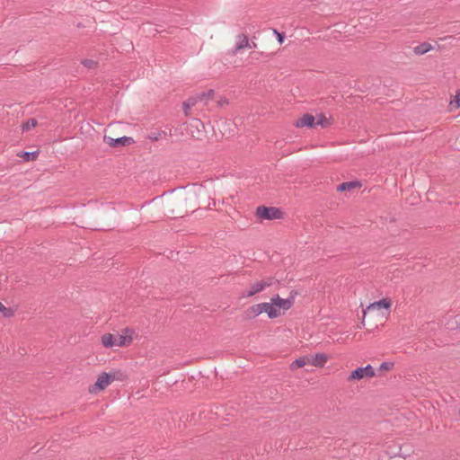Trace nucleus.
Here are the masks:
<instances>
[{"label":"nucleus","mask_w":460,"mask_h":460,"mask_svg":"<svg viewBox=\"0 0 460 460\" xmlns=\"http://www.w3.org/2000/svg\"><path fill=\"white\" fill-rule=\"evenodd\" d=\"M376 376L374 367L368 364L366 367H359L352 370L347 376L349 384H357L362 380L372 379Z\"/></svg>","instance_id":"obj_5"},{"label":"nucleus","mask_w":460,"mask_h":460,"mask_svg":"<svg viewBox=\"0 0 460 460\" xmlns=\"http://www.w3.org/2000/svg\"><path fill=\"white\" fill-rule=\"evenodd\" d=\"M135 331L129 328L122 329L117 334L104 333L101 336V343L106 348L128 347L133 343Z\"/></svg>","instance_id":"obj_2"},{"label":"nucleus","mask_w":460,"mask_h":460,"mask_svg":"<svg viewBox=\"0 0 460 460\" xmlns=\"http://www.w3.org/2000/svg\"><path fill=\"white\" fill-rule=\"evenodd\" d=\"M306 365H310V362H309V357L308 355L307 356H304V357H301L296 360H294L290 366H289V368L290 370L294 371L297 368H301V367H304Z\"/></svg>","instance_id":"obj_12"},{"label":"nucleus","mask_w":460,"mask_h":460,"mask_svg":"<svg viewBox=\"0 0 460 460\" xmlns=\"http://www.w3.org/2000/svg\"><path fill=\"white\" fill-rule=\"evenodd\" d=\"M432 49V46L429 43L424 42L420 44L413 49V52L416 55H423Z\"/></svg>","instance_id":"obj_16"},{"label":"nucleus","mask_w":460,"mask_h":460,"mask_svg":"<svg viewBox=\"0 0 460 460\" xmlns=\"http://www.w3.org/2000/svg\"><path fill=\"white\" fill-rule=\"evenodd\" d=\"M199 94H204L203 96V102L207 104L209 100H211L214 97V91L213 90H208L206 92H201Z\"/></svg>","instance_id":"obj_21"},{"label":"nucleus","mask_w":460,"mask_h":460,"mask_svg":"<svg viewBox=\"0 0 460 460\" xmlns=\"http://www.w3.org/2000/svg\"><path fill=\"white\" fill-rule=\"evenodd\" d=\"M103 141L106 145L113 148L128 146L134 143V140L129 137H113L106 134L103 137Z\"/></svg>","instance_id":"obj_8"},{"label":"nucleus","mask_w":460,"mask_h":460,"mask_svg":"<svg viewBox=\"0 0 460 460\" xmlns=\"http://www.w3.org/2000/svg\"><path fill=\"white\" fill-rule=\"evenodd\" d=\"M449 111H453L460 108V90L456 92L454 99L450 101L448 105Z\"/></svg>","instance_id":"obj_18"},{"label":"nucleus","mask_w":460,"mask_h":460,"mask_svg":"<svg viewBox=\"0 0 460 460\" xmlns=\"http://www.w3.org/2000/svg\"><path fill=\"white\" fill-rule=\"evenodd\" d=\"M296 292H290L288 297L282 298L279 295L273 296L270 301L255 304L248 308L251 317H257L265 314L269 319L283 316L295 305Z\"/></svg>","instance_id":"obj_1"},{"label":"nucleus","mask_w":460,"mask_h":460,"mask_svg":"<svg viewBox=\"0 0 460 460\" xmlns=\"http://www.w3.org/2000/svg\"><path fill=\"white\" fill-rule=\"evenodd\" d=\"M36 125H37V120L34 119H31L23 124L22 128H23V130H30V129L35 128Z\"/></svg>","instance_id":"obj_22"},{"label":"nucleus","mask_w":460,"mask_h":460,"mask_svg":"<svg viewBox=\"0 0 460 460\" xmlns=\"http://www.w3.org/2000/svg\"><path fill=\"white\" fill-rule=\"evenodd\" d=\"M315 125L321 126L322 128H327L332 125V119L327 118L323 114H317L314 116Z\"/></svg>","instance_id":"obj_14"},{"label":"nucleus","mask_w":460,"mask_h":460,"mask_svg":"<svg viewBox=\"0 0 460 460\" xmlns=\"http://www.w3.org/2000/svg\"><path fill=\"white\" fill-rule=\"evenodd\" d=\"M245 48H250L249 40H248L247 36H245L243 34L239 35L236 38L234 52L236 53Z\"/></svg>","instance_id":"obj_13"},{"label":"nucleus","mask_w":460,"mask_h":460,"mask_svg":"<svg viewBox=\"0 0 460 460\" xmlns=\"http://www.w3.org/2000/svg\"><path fill=\"white\" fill-rule=\"evenodd\" d=\"M220 103H222V104H227V103H228V102H227V100H226V99H224V100H222V101L220 102Z\"/></svg>","instance_id":"obj_25"},{"label":"nucleus","mask_w":460,"mask_h":460,"mask_svg":"<svg viewBox=\"0 0 460 460\" xmlns=\"http://www.w3.org/2000/svg\"><path fill=\"white\" fill-rule=\"evenodd\" d=\"M311 366L316 367H323L329 360V356L324 353H317L314 355H308Z\"/></svg>","instance_id":"obj_11"},{"label":"nucleus","mask_w":460,"mask_h":460,"mask_svg":"<svg viewBox=\"0 0 460 460\" xmlns=\"http://www.w3.org/2000/svg\"><path fill=\"white\" fill-rule=\"evenodd\" d=\"M361 184L358 181L343 182L337 187L338 191L351 190L359 188Z\"/></svg>","instance_id":"obj_15"},{"label":"nucleus","mask_w":460,"mask_h":460,"mask_svg":"<svg viewBox=\"0 0 460 460\" xmlns=\"http://www.w3.org/2000/svg\"><path fill=\"white\" fill-rule=\"evenodd\" d=\"M392 302L389 298H384L380 301L370 304L366 310H364L362 323H365V318L367 316L376 322L384 323L388 315L389 309Z\"/></svg>","instance_id":"obj_4"},{"label":"nucleus","mask_w":460,"mask_h":460,"mask_svg":"<svg viewBox=\"0 0 460 460\" xmlns=\"http://www.w3.org/2000/svg\"><path fill=\"white\" fill-rule=\"evenodd\" d=\"M394 367V363L393 361H385L380 364L379 370L381 372H388L393 370Z\"/></svg>","instance_id":"obj_20"},{"label":"nucleus","mask_w":460,"mask_h":460,"mask_svg":"<svg viewBox=\"0 0 460 460\" xmlns=\"http://www.w3.org/2000/svg\"><path fill=\"white\" fill-rule=\"evenodd\" d=\"M18 156L25 161H34L38 157V152H21Z\"/></svg>","instance_id":"obj_19"},{"label":"nucleus","mask_w":460,"mask_h":460,"mask_svg":"<svg viewBox=\"0 0 460 460\" xmlns=\"http://www.w3.org/2000/svg\"><path fill=\"white\" fill-rule=\"evenodd\" d=\"M272 284V278H264L261 279H257L247 287V288L243 291V296L252 297L256 294H259L264 291L266 288L271 287Z\"/></svg>","instance_id":"obj_6"},{"label":"nucleus","mask_w":460,"mask_h":460,"mask_svg":"<svg viewBox=\"0 0 460 460\" xmlns=\"http://www.w3.org/2000/svg\"><path fill=\"white\" fill-rule=\"evenodd\" d=\"M83 65L86 67L93 68V67H95L96 63L93 60L85 59L83 61Z\"/></svg>","instance_id":"obj_23"},{"label":"nucleus","mask_w":460,"mask_h":460,"mask_svg":"<svg viewBox=\"0 0 460 460\" xmlns=\"http://www.w3.org/2000/svg\"><path fill=\"white\" fill-rule=\"evenodd\" d=\"M127 376L119 369H113L111 372H102L97 376L94 384L88 387L91 394H99L103 392L113 381H124Z\"/></svg>","instance_id":"obj_3"},{"label":"nucleus","mask_w":460,"mask_h":460,"mask_svg":"<svg viewBox=\"0 0 460 460\" xmlns=\"http://www.w3.org/2000/svg\"><path fill=\"white\" fill-rule=\"evenodd\" d=\"M15 310L12 307L5 306L2 302H0V314L4 318H10L14 315Z\"/></svg>","instance_id":"obj_17"},{"label":"nucleus","mask_w":460,"mask_h":460,"mask_svg":"<svg viewBox=\"0 0 460 460\" xmlns=\"http://www.w3.org/2000/svg\"><path fill=\"white\" fill-rule=\"evenodd\" d=\"M203 96L204 94H196V95H193L190 98H188L182 104V108H183V112L185 114V116H190V110L192 107H194L198 102L199 101H203Z\"/></svg>","instance_id":"obj_10"},{"label":"nucleus","mask_w":460,"mask_h":460,"mask_svg":"<svg viewBox=\"0 0 460 460\" xmlns=\"http://www.w3.org/2000/svg\"><path fill=\"white\" fill-rule=\"evenodd\" d=\"M294 125L296 128H313L315 126L314 116L309 113H305L299 117L298 119H296L294 122Z\"/></svg>","instance_id":"obj_9"},{"label":"nucleus","mask_w":460,"mask_h":460,"mask_svg":"<svg viewBox=\"0 0 460 460\" xmlns=\"http://www.w3.org/2000/svg\"><path fill=\"white\" fill-rule=\"evenodd\" d=\"M255 215L261 220H274L284 217V212L280 208L266 206L258 207Z\"/></svg>","instance_id":"obj_7"},{"label":"nucleus","mask_w":460,"mask_h":460,"mask_svg":"<svg viewBox=\"0 0 460 460\" xmlns=\"http://www.w3.org/2000/svg\"><path fill=\"white\" fill-rule=\"evenodd\" d=\"M279 41L281 43L283 41V36L281 34H279Z\"/></svg>","instance_id":"obj_24"}]
</instances>
